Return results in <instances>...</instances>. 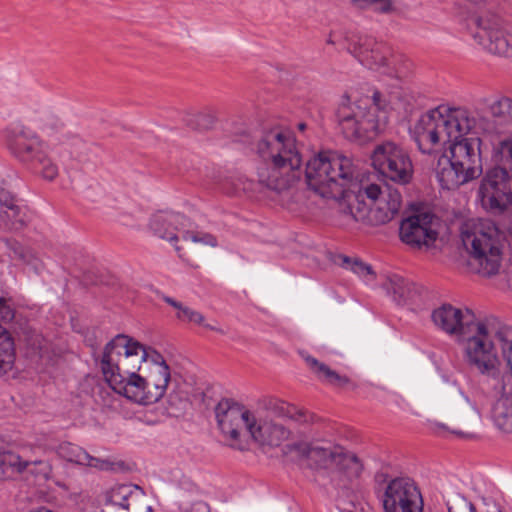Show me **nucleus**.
<instances>
[{"label": "nucleus", "instance_id": "nucleus-1", "mask_svg": "<svg viewBox=\"0 0 512 512\" xmlns=\"http://www.w3.org/2000/svg\"><path fill=\"white\" fill-rule=\"evenodd\" d=\"M214 410L226 444L235 450L247 451L251 441L263 446L278 447L291 434L284 425L256 415L231 399H222Z\"/></svg>", "mask_w": 512, "mask_h": 512}, {"label": "nucleus", "instance_id": "nucleus-2", "mask_svg": "<svg viewBox=\"0 0 512 512\" xmlns=\"http://www.w3.org/2000/svg\"><path fill=\"white\" fill-rule=\"evenodd\" d=\"M512 326L494 316L471 322L463 335V357L467 366L495 383L502 379L503 363Z\"/></svg>", "mask_w": 512, "mask_h": 512}, {"label": "nucleus", "instance_id": "nucleus-3", "mask_svg": "<svg viewBox=\"0 0 512 512\" xmlns=\"http://www.w3.org/2000/svg\"><path fill=\"white\" fill-rule=\"evenodd\" d=\"M255 151L266 162L257 169V183L261 188L281 193L300 179L302 159L294 138L288 133L278 128L264 132Z\"/></svg>", "mask_w": 512, "mask_h": 512}, {"label": "nucleus", "instance_id": "nucleus-4", "mask_svg": "<svg viewBox=\"0 0 512 512\" xmlns=\"http://www.w3.org/2000/svg\"><path fill=\"white\" fill-rule=\"evenodd\" d=\"M475 126V119L466 108L438 107L423 114L411 130L422 153L436 152L451 140L468 134Z\"/></svg>", "mask_w": 512, "mask_h": 512}, {"label": "nucleus", "instance_id": "nucleus-5", "mask_svg": "<svg viewBox=\"0 0 512 512\" xmlns=\"http://www.w3.org/2000/svg\"><path fill=\"white\" fill-rule=\"evenodd\" d=\"M388 101L375 91L372 99L351 101L343 98L337 110L338 123L345 138L351 141L372 140L384 129L388 121Z\"/></svg>", "mask_w": 512, "mask_h": 512}, {"label": "nucleus", "instance_id": "nucleus-6", "mask_svg": "<svg viewBox=\"0 0 512 512\" xmlns=\"http://www.w3.org/2000/svg\"><path fill=\"white\" fill-rule=\"evenodd\" d=\"M307 185L323 198L338 199L357 180L352 160L333 151H322L310 158L305 168Z\"/></svg>", "mask_w": 512, "mask_h": 512}, {"label": "nucleus", "instance_id": "nucleus-7", "mask_svg": "<svg viewBox=\"0 0 512 512\" xmlns=\"http://www.w3.org/2000/svg\"><path fill=\"white\" fill-rule=\"evenodd\" d=\"M461 238L471 254L470 264L477 273L492 276L499 271L503 235L494 222L486 219L467 222L462 228Z\"/></svg>", "mask_w": 512, "mask_h": 512}, {"label": "nucleus", "instance_id": "nucleus-8", "mask_svg": "<svg viewBox=\"0 0 512 512\" xmlns=\"http://www.w3.org/2000/svg\"><path fill=\"white\" fill-rule=\"evenodd\" d=\"M115 351L105 345L100 367L106 382L119 395L142 404L144 376L138 372L141 370L143 354L132 353L124 356H115Z\"/></svg>", "mask_w": 512, "mask_h": 512}, {"label": "nucleus", "instance_id": "nucleus-9", "mask_svg": "<svg viewBox=\"0 0 512 512\" xmlns=\"http://www.w3.org/2000/svg\"><path fill=\"white\" fill-rule=\"evenodd\" d=\"M373 167L385 178L408 184L413 177V164L407 151L400 145L387 141L377 145L372 153Z\"/></svg>", "mask_w": 512, "mask_h": 512}, {"label": "nucleus", "instance_id": "nucleus-10", "mask_svg": "<svg viewBox=\"0 0 512 512\" xmlns=\"http://www.w3.org/2000/svg\"><path fill=\"white\" fill-rule=\"evenodd\" d=\"M509 174L505 168L490 169L481 181L478 194L484 209L501 213L510 207L509 232L512 234V193L508 187Z\"/></svg>", "mask_w": 512, "mask_h": 512}, {"label": "nucleus", "instance_id": "nucleus-11", "mask_svg": "<svg viewBox=\"0 0 512 512\" xmlns=\"http://www.w3.org/2000/svg\"><path fill=\"white\" fill-rule=\"evenodd\" d=\"M384 512H423V499L416 482L409 477L388 481L381 496Z\"/></svg>", "mask_w": 512, "mask_h": 512}, {"label": "nucleus", "instance_id": "nucleus-12", "mask_svg": "<svg viewBox=\"0 0 512 512\" xmlns=\"http://www.w3.org/2000/svg\"><path fill=\"white\" fill-rule=\"evenodd\" d=\"M359 60L369 69L397 81H402L410 72L409 61L402 54L392 53L389 49L376 47L361 50Z\"/></svg>", "mask_w": 512, "mask_h": 512}, {"label": "nucleus", "instance_id": "nucleus-13", "mask_svg": "<svg viewBox=\"0 0 512 512\" xmlns=\"http://www.w3.org/2000/svg\"><path fill=\"white\" fill-rule=\"evenodd\" d=\"M5 133L9 152L27 168L46 148L39 136L24 125L13 124Z\"/></svg>", "mask_w": 512, "mask_h": 512}, {"label": "nucleus", "instance_id": "nucleus-14", "mask_svg": "<svg viewBox=\"0 0 512 512\" xmlns=\"http://www.w3.org/2000/svg\"><path fill=\"white\" fill-rule=\"evenodd\" d=\"M402 204V196L396 189H388L374 206H368L359 202L357 207H350L351 215L357 222L368 225H382L391 221L399 212Z\"/></svg>", "mask_w": 512, "mask_h": 512}, {"label": "nucleus", "instance_id": "nucleus-15", "mask_svg": "<svg viewBox=\"0 0 512 512\" xmlns=\"http://www.w3.org/2000/svg\"><path fill=\"white\" fill-rule=\"evenodd\" d=\"M493 126L489 133L507 134L508 137L499 143L498 153L501 161L512 171V99L501 97L489 106Z\"/></svg>", "mask_w": 512, "mask_h": 512}, {"label": "nucleus", "instance_id": "nucleus-16", "mask_svg": "<svg viewBox=\"0 0 512 512\" xmlns=\"http://www.w3.org/2000/svg\"><path fill=\"white\" fill-rule=\"evenodd\" d=\"M286 449L305 461L308 467L315 470H328L332 468L340 446L323 441H300L287 445Z\"/></svg>", "mask_w": 512, "mask_h": 512}, {"label": "nucleus", "instance_id": "nucleus-17", "mask_svg": "<svg viewBox=\"0 0 512 512\" xmlns=\"http://www.w3.org/2000/svg\"><path fill=\"white\" fill-rule=\"evenodd\" d=\"M434 216L420 213L404 219L400 224V239L412 248L430 247L437 239L438 233L433 228Z\"/></svg>", "mask_w": 512, "mask_h": 512}, {"label": "nucleus", "instance_id": "nucleus-18", "mask_svg": "<svg viewBox=\"0 0 512 512\" xmlns=\"http://www.w3.org/2000/svg\"><path fill=\"white\" fill-rule=\"evenodd\" d=\"M449 145V158L454 165L465 172L472 180L482 173L480 139L465 138L451 140Z\"/></svg>", "mask_w": 512, "mask_h": 512}, {"label": "nucleus", "instance_id": "nucleus-19", "mask_svg": "<svg viewBox=\"0 0 512 512\" xmlns=\"http://www.w3.org/2000/svg\"><path fill=\"white\" fill-rule=\"evenodd\" d=\"M332 468V484L336 488L344 490L349 489L361 477L364 465L355 453L340 446Z\"/></svg>", "mask_w": 512, "mask_h": 512}, {"label": "nucleus", "instance_id": "nucleus-20", "mask_svg": "<svg viewBox=\"0 0 512 512\" xmlns=\"http://www.w3.org/2000/svg\"><path fill=\"white\" fill-rule=\"evenodd\" d=\"M472 316L469 310H466V314L459 308L452 306L451 304H443L440 307L433 310L431 314L434 325L449 335H465L468 330V326L471 325L472 321L467 318Z\"/></svg>", "mask_w": 512, "mask_h": 512}, {"label": "nucleus", "instance_id": "nucleus-21", "mask_svg": "<svg viewBox=\"0 0 512 512\" xmlns=\"http://www.w3.org/2000/svg\"><path fill=\"white\" fill-rule=\"evenodd\" d=\"M106 346L109 347V349L115 351V356H124L125 354H128L130 351L132 353L136 352L137 354H139L138 351H140V355L143 354L142 363H145V365L148 366V368L157 365L168 366L166 361L164 360V357L156 350L152 348H147L140 342L124 334L116 335L111 341H109L106 344Z\"/></svg>", "mask_w": 512, "mask_h": 512}, {"label": "nucleus", "instance_id": "nucleus-22", "mask_svg": "<svg viewBox=\"0 0 512 512\" xmlns=\"http://www.w3.org/2000/svg\"><path fill=\"white\" fill-rule=\"evenodd\" d=\"M500 396L493 406V418L499 429L512 433V381L504 377L494 384Z\"/></svg>", "mask_w": 512, "mask_h": 512}, {"label": "nucleus", "instance_id": "nucleus-23", "mask_svg": "<svg viewBox=\"0 0 512 512\" xmlns=\"http://www.w3.org/2000/svg\"><path fill=\"white\" fill-rule=\"evenodd\" d=\"M188 220L181 214L172 211H159L150 219L151 231L163 240L177 241V232L187 226Z\"/></svg>", "mask_w": 512, "mask_h": 512}, {"label": "nucleus", "instance_id": "nucleus-24", "mask_svg": "<svg viewBox=\"0 0 512 512\" xmlns=\"http://www.w3.org/2000/svg\"><path fill=\"white\" fill-rule=\"evenodd\" d=\"M58 454L71 463L96 468L102 471L112 470L114 466V463L110 460L94 457L80 446L72 443L60 444Z\"/></svg>", "mask_w": 512, "mask_h": 512}, {"label": "nucleus", "instance_id": "nucleus-25", "mask_svg": "<svg viewBox=\"0 0 512 512\" xmlns=\"http://www.w3.org/2000/svg\"><path fill=\"white\" fill-rule=\"evenodd\" d=\"M144 499L143 490L137 485H118L107 494V505L125 511L137 509Z\"/></svg>", "mask_w": 512, "mask_h": 512}, {"label": "nucleus", "instance_id": "nucleus-26", "mask_svg": "<svg viewBox=\"0 0 512 512\" xmlns=\"http://www.w3.org/2000/svg\"><path fill=\"white\" fill-rule=\"evenodd\" d=\"M436 177L443 189L453 190L472 179L454 165L448 155H441L435 168Z\"/></svg>", "mask_w": 512, "mask_h": 512}, {"label": "nucleus", "instance_id": "nucleus-27", "mask_svg": "<svg viewBox=\"0 0 512 512\" xmlns=\"http://www.w3.org/2000/svg\"><path fill=\"white\" fill-rule=\"evenodd\" d=\"M31 465L38 466L43 474H47L49 467L42 460H26L12 451H0V479L8 478L14 474H20Z\"/></svg>", "mask_w": 512, "mask_h": 512}, {"label": "nucleus", "instance_id": "nucleus-28", "mask_svg": "<svg viewBox=\"0 0 512 512\" xmlns=\"http://www.w3.org/2000/svg\"><path fill=\"white\" fill-rule=\"evenodd\" d=\"M472 37L484 51L497 56L512 57V34H472Z\"/></svg>", "mask_w": 512, "mask_h": 512}, {"label": "nucleus", "instance_id": "nucleus-29", "mask_svg": "<svg viewBox=\"0 0 512 512\" xmlns=\"http://www.w3.org/2000/svg\"><path fill=\"white\" fill-rule=\"evenodd\" d=\"M269 409L273 415L287 418L302 426H307L317 421V417L313 413L285 401H275L270 404Z\"/></svg>", "mask_w": 512, "mask_h": 512}, {"label": "nucleus", "instance_id": "nucleus-30", "mask_svg": "<svg viewBox=\"0 0 512 512\" xmlns=\"http://www.w3.org/2000/svg\"><path fill=\"white\" fill-rule=\"evenodd\" d=\"M302 357L309 369L320 381L336 387H345L350 383V379L347 376L338 374L316 358L307 354H302Z\"/></svg>", "mask_w": 512, "mask_h": 512}, {"label": "nucleus", "instance_id": "nucleus-31", "mask_svg": "<svg viewBox=\"0 0 512 512\" xmlns=\"http://www.w3.org/2000/svg\"><path fill=\"white\" fill-rule=\"evenodd\" d=\"M28 223V214L20 205L0 211V227L5 231L18 233L25 229Z\"/></svg>", "mask_w": 512, "mask_h": 512}, {"label": "nucleus", "instance_id": "nucleus-32", "mask_svg": "<svg viewBox=\"0 0 512 512\" xmlns=\"http://www.w3.org/2000/svg\"><path fill=\"white\" fill-rule=\"evenodd\" d=\"M14 361V338L5 327L0 325V376L12 369Z\"/></svg>", "mask_w": 512, "mask_h": 512}, {"label": "nucleus", "instance_id": "nucleus-33", "mask_svg": "<svg viewBox=\"0 0 512 512\" xmlns=\"http://www.w3.org/2000/svg\"><path fill=\"white\" fill-rule=\"evenodd\" d=\"M28 169L38 173L48 181H53L59 174L58 164L54 161L46 147L40 155L29 165Z\"/></svg>", "mask_w": 512, "mask_h": 512}, {"label": "nucleus", "instance_id": "nucleus-34", "mask_svg": "<svg viewBox=\"0 0 512 512\" xmlns=\"http://www.w3.org/2000/svg\"><path fill=\"white\" fill-rule=\"evenodd\" d=\"M215 115L209 111L186 112L183 116V122L193 130H209L215 123Z\"/></svg>", "mask_w": 512, "mask_h": 512}, {"label": "nucleus", "instance_id": "nucleus-35", "mask_svg": "<svg viewBox=\"0 0 512 512\" xmlns=\"http://www.w3.org/2000/svg\"><path fill=\"white\" fill-rule=\"evenodd\" d=\"M148 379V384L154 385L155 395L161 391H166L170 381V368L169 366H154L149 367L148 374L144 376Z\"/></svg>", "mask_w": 512, "mask_h": 512}, {"label": "nucleus", "instance_id": "nucleus-36", "mask_svg": "<svg viewBox=\"0 0 512 512\" xmlns=\"http://www.w3.org/2000/svg\"><path fill=\"white\" fill-rule=\"evenodd\" d=\"M385 286L389 292H392L400 300H407L412 298L414 287L407 280L400 276L393 275L392 277L388 278Z\"/></svg>", "mask_w": 512, "mask_h": 512}, {"label": "nucleus", "instance_id": "nucleus-37", "mask_svg": "<svg viewBox=\"0 0 512 512\" xmlns=\"http://www.w3.org/2000/svg\"><path fill=\"white\" fill-rule=\"evenodd\" d=\"M6 247L14 254V257L26 264L36 265L38 260L34 251L23 246L19 241L13 238L4 239Z\"/></svg>", "mask_w": 512, "mask_h": 512}, {"label": "nucleus", "instance_id": "nucleus-38", "mask_svg": "<svg viewBox=\"0 0 512 512\" xmlns=\"http://www.w3.org/2000/svg\"><path fill=\"white\" fill-rule=\"evenodd\" d=\"M176 317L180 321L201 325L209 330H213V331L219 332L221 334H224V331L221 328H219L215 325L205 323V317L202 313H200L199 311H196L188 306H185L182 309V312H177Z\"/></svg>", "mask_w": 512, "mask_h": 512}, {"label": "nucleus", "instance_id": "nucleus-39", "mask_svg": "<svg viewBox=\"0 0 512 512\" xmlns=\"http://www.w3.org/2000/svg\"><path fill=\"white\" fill-rule=\"evenodd\" d=\"M469 20L472 24L468 25V29L496 31L501 28L500 19L495 15H489L486 17L472 16Z\"/></svg>", "mask_w": 512, "mask_h": 512}, {"label": "nucleus", "instance_id": "nucleus-40", "mask_svg": "<svg viewBox=\"0 0 512 512\" xmlns=\"http://www.w3.org/2000/svg\"><path fill=\"white\" fill-rule=\"evenodd\" d=\"M380 196L384 197L381 187L377 184H368L359 189L358 194L356 196L357 204L353 205L352 207H357L359 202L361 203L360 206H363V204H365L363 202L364 198L371 200L373 203L372 206H374V204L377 203L376 201L380 200Z\"/></svg>", "mask_w": 512, "mask_h": 512}, {"label": "nucleus", "instance_id": "nucleus-41", "mask_svg": "<svg viewBox=\"0 0 512 512\" xmlns=\"http://www.w3.org/2000/svg\"><path fill=\"white\" fill-rule=\"evenodd\" d=\"M360 9H372L377 12L387 13L392 9V0H351Z\"/></svg>", "mask_w": 512, "mask_h": 512}, {"label": "nucleus", "instance_id": "nucleus-42", "mask_svg": "<svg viewBox=\"0 0 512 512\" xmlns=\"http://www.w3.org/2000/svg\"><path fill=\"white\" fill-rule=\"evenodd\" d=\"M341 260V265L344 268L351 270L359 276L365 277L373 274L371 266L359 261L358 259L352 260L347 256H341Z\"/></svg>", "mask_w": 512, "mask_h": 512}, {"label": "nucleus", "instance_id": "nucleus-43", "mask_svg": "<svg viewBox=\"0 0 512 512\" xmlns=\"http://www.w3.org/2000/svg\"><path fill=\"white\" fill-rule=\"evenodd\" d=\"M182 240L186 244V248L190 251H194V244L202 242L211 246L216 245V240L211 235H205L200 238L198 235L192 234L188 231L182 234Z\"/></svg>", "mask_w": 512, "mask_h": 512}, {"label": "nucleus", "instance_id": "nucleus-44", "mask_svg": "<svg viewBox=\"0 0 512 512\" xmlns=\"http://www.w3.org/2000/svg\"><path fill=\"white\" fill-rule=\"evenodd\" d=\"M144 387L142 405H151L158 402L165 394L166 391H161L155 395L154 385L148 384V379L144 377Z\"/></svg>", "mask_w": 512, "mask_h": 512}, {"label": "nucleus", "instance_id": "nucleus-45", "mask_svg": "<svg viewBox=\"0 0 512 512\" xmlns=\"http://www.w3.org/2000/svg\"><path fill=\"white\" fill-rule=\"evenodd\" d=\"M16 195L5 187L0 188V211L18 206Z\"/></svg>", "mask_w": 512, "mask_h": 512}, {"label": "nucleus", "instance_id": "nucleus-46", "mask_svg": "<svg viewBox=\"0 0 512 512\" xmlns=\"http://www.w3.org/2000/svg\"><path fill=\"white\" fill-rule=\"evenodd\" d=\"M448 512H476L475 506L464 497H459L454 505L447 502Z\"/></svg>", "mask_w": 512, "mask_h": 512}, {"label": "nucleus", "instance_id": "nucleus-47", "mask_svg": "<svg viewBox=\"0 0 512 512\" xmlns=\"http://www.w3.org/2000/svg\"><path fill=\"white\" fill-rule=\"evenodd\" d=\"M14 318V309L10 303V299L0 297V320L11 321Z\"/></svg>", "mask_w": 512, "mask_h": 512}, {"label": "nucleus", "instance_id": "nucleus-48", "mask_svg": "<svg viewBox=\"0 0 512 512\" xmlns=\"http://www.w3.org/2000/svg\"><path fill=\"white\" fill-rule=\"evenodd\" d=\"M168 401L170 405L175 406L177 410L185 409L188 404V400L186 397H178L177 394H169Z\"/></svg>", "mask_w": 512, "mask_h": 512}, {"label": "nucleus", "instance_id": "nucleus-49", "mask_svg": "<svg viewBox=\"0 0 512 512\" xmlns=\"http://www.w3.org/2000/svg\"><path fill=\"white\" fill-rule=\"evenodd\" d=\"M37 354L40 358L50 359L48 352V342L45 339L38 340Z\"/></svg>", "mask_w": 512, "mask_h": 512}, {"label": "nucleus", "instance_id": "nucleus-50", "mask_svg": "<svg viewBox=\"0 0 512 512\" xmlns=\"http://www.w3.org/2000/svg\"><path fill=\"white\" fill-rule=\"evenodd\" d=\"M162 299L164 300V302L175 308L177 312H182V309L185 307V305H183L181 302L176 301L169 296H163Z\"/></svg>", "mask_w": 512, "mask_h": 512}, {"label": "nucleus", "instance_id": "nucleus-51", "mask_svg": "<svg viewBox=\"0 0 512 512\" xmlns=\"http://www.w3.org/2000/svg\"><path fill=\"white\" fill-rule=\"evenodd\" d=\"M82 146H83V151H80L77 153V158L80 161H87V160H89L88 154L91 151L92 146L88 145L86 143H83Z\"/></svg>", "mask_w": 512, "mask_h": 512}, {"label": "nucleus", "instance_id": "nucleus-52", "mask_svg": "<svg viewBox=\"0 0 512 512\" xmlns=\"http://www.w3.org/2000/svg\"><path fill=\"white\" fill-rule=\"evenodd\" d=\"M237 189H242L243 191L253 190L252 181L247 180L245 183H243L242 187H238Z\"/></svg>", "mask_w": 512, "mask_h": 512}, {"label": "nucleus", "instance_id": "nucleus-53", "mask_svg": "<svg viewBox=\"0 0 512 512\" xmlns=\"http://www.w3.org/2000/svg\"><path fill=\"white\" fill-rule=\"evenodd\" d=\"M174 247H175V250L179 253V256H180L181 258H184V254H183V253H181V252H182V250H183V247H182V246H177V245H175Z\"/></svg>", "mask_w": 512, "mask_h": 512}, {"label": "nucleus", "instance_id": "nucleus-54", "mask_svg": "<svg viewBox=\"0 0 512 512\" xmlns=\"http://www.w3.org/2000/svg\"><path fill=\"white\" fill-rule=\"evenodd\" d=\"M307 125L304 122H300L297 125V128L299 131H304L306 129Z\"/></svg>", "mask_w": 512, "mask_h": 512}, {"label": "nucleus", "instance_id": "nucleus-55", "mask_svg": "<svg viewBox=\"0 0 512 512\" xmlns=\"http://www.w3.org/2000/svg\"><path fill=\"white\" fill-rule=\"evenodd\" d=\"M31 512H52L46 508H39V509H35V510H32Z\"/></svg>", "mask_w": 512, "mask_h": 512}, {"label": "nucleus", "instance_id": "nucleus-56", "mask_svg": "<svg viewBox=\"0 0 512 512\" xmlns=\"http://www.w3.org/2000/svg\"><path fill=\"white\" fill-rule=\"evenodd\" d=\"M239 182H240V183H238V186H241V185H243V183H244V182L242 181V179H239Z\"/></svg>", "mask_w": 512, "mask_h": 512}, {"label": "nucleus", "instance_id": "nucleus-57", "mask_svg": "<svg viewBox=\"0 0 512 512\" xmlns=\"http://www.w3.org/2000/svg\"><path fill=\"white\" fill-rule=\"evenodd\" d=\"M454 433L456 434H459V435H463V433L459 432V431H453Z\"/></svg>", "mask_w": 512, "mask_h": 512}, {"label": "nucleus", "instance_id": "nucleus-58", "mask_svg": "<svg viewBox=\"0 0 512 512\" xmlns=\"http://www.w3.org/2000/svg\"><path fill=\"white\" fill-rule=\"evenodd\" d=\"M46 127H47V124H46V123H43V124H42V128L44 129V128H46Z\"/></svg>", "mask_w": 512, "mask_h": 512}, {"label": "nucleus", "instance_id": "nucleus-59", "mask_svg": "<svg viewBox=\"0 0 512 512\" xmlns=\"http://www.w3.org/2000/svg\"><path fill=\"white\" fill-rule=\"evenodd\" d=\"M99 512H105L104 510H100Z\"/></svg>", "mask_w": 512, "mask_h": 512}]
</instances>
